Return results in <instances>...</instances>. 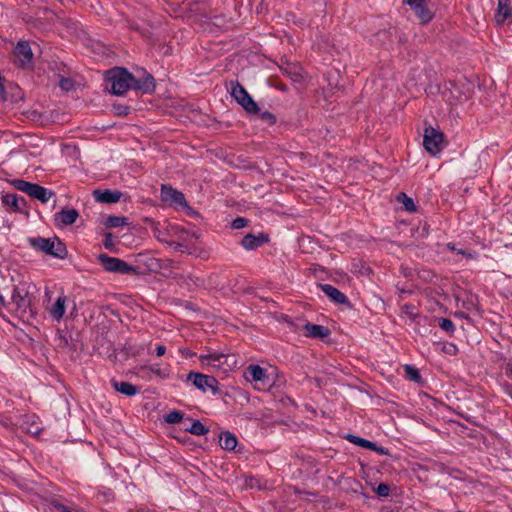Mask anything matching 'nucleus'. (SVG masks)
Instances as JSON below:
<instances>
[{
    "label": "nucleus",
    "instance_id": "obj_1",
    "mask_svg": "<svg viewBox=\"0 0 512 512\" xmlns=\"http://www.w3.org/2000/svg\"><path fill=\"white\" fill-rule=\"evenodd\" d=\"M107 81L110 83L111 92L121 96L130 89L143 90L149 92L154 90V78L147 74L143 80L136 79L125 68L116 67L107 72Z\"/></svg>",
    "mask_w": 512,
    "mask_h": 512
},
{
    "label": "nucleus",
    "instance_id": "obj_2",
    "mask_svg": "<svg viewBox=\"0 0 512 512\" xmlns=\"http://www.w3.org/2000/svg\"><path fill=\"white\" fill-rule=\"evenodd\" d=\"M230 93L231 96L237 101L241 107L250 114L259 113L257 103L248 94L246 89L237 81L230 82Z\"/></svg>",
    "mask_w": 512,
    "mask_h": 512
},
{
    "label": "nucleus",
    "instance_id": "obj_3",
    "mask_svg": "<svg viewBox=\"0 0 512 512\" xmlns=\"http://www.w3.org/2000/svg\"><path fill=\"white\" fill-rule=\"evenodd\" d=\"M31 245L58 258H63L67 254L65 245L57 238H33L31 239Z\"/></svg>",
    "mask_w": 512,
    "mask_h": 512
},
{
    "label": "nucleus",
    "instance_id": "obj_4",
    "mask_svg": "<svg viewBox=\"0 0 512 512\" xmlns=\"http://www.w3.org/2000/svg\"><path fill=\"white\" fill-rule=\"evenodd\" d=\"M14 187L29 196L40 200L42 203H47L53 196V192L35 183H30L25 180H15Z\"/></svg>",
    "mask_w": 512,
    "mask_h": 512
},
{
    "label": "nucleus",
    "instance_id": "obj_5",
    "mask_svg": "<svg viewBox=\"0 0 512 512\" xmlns=\"http://www.w3.org/2000/svg\"><path fill=\"white\" fill-rule=\"evenodd\" d=\"M246 380L253 382L258 390H267L272 383L264 368L259 365H249L245 371Z\"/></svg>",
    "mask_w": 512,
    "mask_h": 512
},
{
    "label": "nucleus",
    "instance_id": "obj_6",
    "mask_svg": "<svg viewBox=\"0 0 512 512\" xmlns=\"http://www.w3.org/2000/svg\"><path fill=\"white\" fill-rule=\"evenodd\" d=\"M98 260L104 269L109 272L120 274H132L136 272V269L133 266L116 257L100 254L98 256Z\"/></svg>",
    "mask_w": 512,
    "mask_h": 512
},
{
    "label": "nucleus",
    "instance_id": "obj_7",
    "mask_svg": "<svg viewBox=\"0 0 512 512\" xmlns=\"http://www.w3.org/2000/svg\"><path fill=\"white\" fill-rule=\"evenodd\" d=\"M187 379L188 381H191L193 385L202 392L210 390L213 395H216L219 392L218 381L213 376L197 372H190L187 375Z\"/></svg>",
    "mask_w": 512,
    "mask_h": 512
},
{
    "label": "nucleus",
    "instance_id": "obj_8",
    "mask_svg": "<svg viewBox=\"0 0 512 512\" xmlns=\"http://www.w3.org/2000/svg\"><path fill=\"white\" fill-rule=\"evenodd\" d=\"M30 288L31 284L28 282H20L14 286L11 294V300L15 304L17 310L25 312L30 306Z\"/></svg>",
    "mask_w": 512,
    "mask_h": 512
},
{
    "label": "nucleus",
    "instance_id": "obj_9",
    "mask_svg": "<svg viewBox=\"0 0 512 512\" xmlns=\"http://www.w3.org/2000/svg\"><path fill=\"white\" fill-rule=\"evenodd\" d=\"M443 138L444 136L440 131L428 127L424 131L423 145L431 155H436L442 149Z\"/></svg>",
    "mask_w": 512,
    "mask_h": 512
},
{
    "label": "nucleus",
    "instance_id": "obj_10",
    "mask_svg": "<svg viewBox=\"0 0 512 512\" xmlns=\"http://www.w3.org/2000/svg\"><path fill=\"white\" fill-rule=\"evenodd\" d=\"M405 3L411 7L422 23H428L432 20L434 12L425 0H406Z\"/></svg>",
    "mask_w": 512,
    "mask_h": 512
},
{
    "label": "nucleus",
    "instance_id": "obj_11",
    "mask_svg": "<svg viewBox=\"0 0 512 512\" xmlns=\"http://www.w3.org/2000/svg\"><path fill=\"white\" fill-rule=\"evenodd\" d=\"M16 63L21 67H28L32 63L33 53L26 41H19L14 49Z\"/></svg>",
    "mask_w": 512,
    "mask_h": 512
},
{
    "label": "nucleus",
    "instance_id": "obj_12",
    "mask_svg": "<svg viewBox=\"0 0 512 512\" xmlns=\"http://www.w3.org/2000/svg\"><path fill=\"white\" fill-rule=\"evenodd\" d=\"M161 199L172 205L187 206L184 194L169 185L161 186Z\"/></svg>",
    "mask_w": 512,
    "mask_h": 512
},
{
    "label": "nucleus",
    "instance_id": "obj_13",
    "mask_svg": "<svg viewBox=\"0 0 512 512\" xmlns=\"http://www.w3.org/2000/svg\"><path fill=\"white\" fill-rule=\"evenodd\" d=\"M229 356L219 353H208L200 355L199 359L203 365L211 366L213 369L220 370L227 364Z\"/></svg>",
    "mask_w": 512,
    "mask_h": 512
},
{
    "label": "nucleus",
    "instance_id": "obj_14",
    "mask_svg": "<svg viewBox=\"0 0 512 512\" xmlns=\"http://www.w3.org/2000/svg\"><path fill=\"white\" fill-rule=\"evenodd\" d=\"M495 20L498 24L512 21V8L509 0H499L495 12Z\"/></svg>",
    "mask_w": 512,
    "mask_h": 512
},
{
    "label": "nucleus",
    "instance_id": "obj_15",
    "mask_svg": "<svg viewBox=\"0 0 512 512\" xmlns=\"http://www.w3.org/2000/svg\"><path fill=\"white\" fill-rule=\"evenodd\" d=\"M93 195L96 201L100 203H117L121 197L122 193L118 190H95Z\"/></svg>",
    "mask_w": 512,
    "mask_h": 512
},
{
    "label": "nucleus",
    "instance_id": "obj_16",
    "mask_svg": "<svg viewBox=\"0 0 512 512\" xmlns=\"http://www.w3.org/2000/svg\"><path fill=\"white\" fill-rule=\"evenodd\" d=\"M321 290L328 296L331 300L338 304H345L348 302V299L344 293H342L336 287L330 284H322L320 285Z\"/></svg>",
    "mask_w": 512,
    "mask_h": 512
},
{
    "label": "nucleus",
    "instance_id": "obj_17",
    "mask_svg": "<svg viewBox=\"0 0 512 512\" xmlns=\"http://www.w3.org/2000/svg\"><path fill=\"white\" fill-rule=\"evenodd\" d=\"M66 302L67 297L61 295L56 299L55 303L49 308V314L54 320L60 321L63 318L66 310Z\"/></svg>",
    "mask_w": 512,
    "mask_h": 512
},
{
    "label": "nucleus",
    "instance_id": "obj_18",
    "mask_svg": "<svg viewBox=\"0 0 512 512\" xmlns=\"http://www.w3.org/2000/svg\"><path fill=\"white\" fill-rule=\"evenodd\" d=\"M265 238L262 234H247L241 240V245L246 250H253L264 244Z\"/></svg>",
    "mask_w": 512,
    "mask_h": 512
},
{
    "label": "nucleus",
    "instance_id": "obj_19",
    "mask_svg": "<svg viewBox=\"0 0 512 512\" xmlns=\"http://www.w3.org/2000/svg\"><path fill=\"white\" fill-rule=\"evenodd\" d=\"M79 214L75 209L62 210L55 214V220L62 225H71L76 222Z\"/></svg>",
    "mask_w": 512,
    "mask_h": 512
},
{
    "label": "nucleus",
    "instance_id": "obj_20",
    "mask_svg": "<svg viewBox=\"0 0 512 512\" xmlns=\"http://www.w3.org/2000/svg\"><path fill=\"white\" fill-rule=\"evenodd\" d=\"M304 329L306 330L307 335L312 338L323 339V338L328 337L330 334V331L328 328H326L322 325H317V324L307 323L304 326Z\"/></svg>",
    "mask_w": 512,
    "mask_h": 512
},
{
    "label": "nucleus",
    "instance_id": "obj_21",
    "mask_svg": "<svg viewBox=\"0 0 512 512\" xmlns=\"http://www.w3.org/2000/svg\"><path fill=\"white\" fill-rule=\"evenodd\" d=\"M112 386L117 392L126 396H134L139 390L137 386L124 381L118 382L112 380Z\"/></svg>",
    "mask_w": 512,
    "mask_h": 512
},
{
    "label": "nucleus",
    "instance_id": "obj_22",
    "mask_svg": "<svg viewBox=\"0 0 512 512\" xmlns=\"http://www.w3.org/2000/svg\"><path fill=\"white\" fill-rule=\"evenodd\" d=\"M220 446L225 450H234L237 446V438L231 432H222L219 438Z\"/></svg>",
    "mask_w": 512,
    "mask_h": 512
},
{
    "label": "nucleus",
    "instance_id": "obj_23",
    "mask_svg": "<svg viewBox=\"0 0 512 512\" xmlns=\"http://www.w3.org/2000/svg\"><path fill=\"white\" fill-rule=\"evenodd\" d=\"M282 71L287 75L293 82H301L303 80V70L297 65H288L282 68Z\"/></svg>",
    "mask_w": 512,
    "mask_h": 512
},
{
    "label": "nucleus",
    "instance_id": "obj_24",
    "mask_svg": "<svg viewBox=\"0 0 512 512\" xmlns=\"http://www.w3.org/2000/svg\"><path fill=\"white\" fill-rule=\"evenodd\" d=\"M346 439H348L351 443H354L360 447L367 448L369 450L376 449V444L366 440L364 438L349 434L347 435Z\"/></svg>",
    "mask_w": 512,
    "mask_h": 512
},
{
    "label": "nucleus",
    "instance_id": "obj_25",
    "mask_svg": "<svg viewBox=\"0 0 512 512\" xmlns=\"http://www.w3.org/2000/svg\"><path fill=\"white\" fill-rule=\"evenodd\" d=\"M186 431L190 432L196 436H202L208 433V428H206L200 421L194 420L190 427L185 428Z\"/></svg>",
    "mask_w": 512,
    "mask_h": 512
},
{
    "label": "nucleus",
    "instance_id": "obj_26",
    "mask_svg": "<svg viewBox=\"0 0 512 512\" xmlns=\"http://www.w3.org/2000/svg\"><path fill=\"white\" fill-rule=\"evenodd\" d=\"M127 223V220L125 217H119V216H108L105 221L104 225L108 228H116L123 226Z\"/></svg>",
    "mask_w": 512,
    "mask_h": 512
},
{
    "label": "nucleus",
    "instance_id": "obj_27",
    "mask_svg": "<svg viewBox=\"0 0 512 512\" xmlns=\"http://www.w3.org/2000/svg\"><path fill=\"white\" fill-rule=\"evenodd\" d=\"M404 371H405L406 377L409 380L415 381V382L420 381L421 377H420L419 371L415 367H413L411 365H405Z\"/></svg>",
    "mask_w": 512,
    "mask_h": 512
},
{
    "label": "nucleus",
    "instance_id": "obj_28",
    "mask_svg": "<svg viewBox=\"0 0 512 512\" xmlns=\"http://www.w3.org/2000/svg\"><path fill=\"white\" fill-rule=\"evenodd\" d=\"M154 235L159 241L168 243V241L164 238L163 232L160 231L157 227L154 228ZM169 245L174 246V248L176 250H179L182 252L184 251L183 250L184 245L182 243L169 242Z\"/></svg>",
    "mask_w": 512,
    "mask_h": 512
},
{
    "label": "nucleus",
    "instance_id": "obj_29",
    "mask_svg": "<svg viewBox=\"0 0 512 512\" xmlns=\"http://www.w3.org/2000/svg\"><path fill=\"white\" fill-rule=\"evenodd\" d=\"M182 419H183V414H182V412H180L178 410H173L165 416V421L170 424L179 423V422H181Z\"/></svg>",
    "mask_w": 512,
    "mask_h": 512
},
{
    "label": "nucleus",
    "instance_id": "obj_30",
    "mask_svg": "<svg viewBox=\"0 0 512 512\" xmlns=\"http://www.w3.org/2000/svg\"><path fill=\"white\" fill-rule=\"evenodd\" d=\"M399 201H401L407 211H415L416 207L411 198H409L406 194L401 193L398 197Z\"/></svg>",
    "mask_w": 512,
    "mask_h": 512
},
{
    "label": "nucleus",
    "instance_id": "obj_31",
    "mask_svg": "<svg viewBox=\"0 0 512 512\" xmlns=\"http://www.w3.org/2000/svg\"><path fill=\"white\" fill-rule=\"evenodd\" d=\"M148 369L159 376L160 378H168L169 377V369L164 368L162 369L158 364H153L148 367Z\"/></svg>",
    "mask_w": 512,
    "mask_h": 512
},
{
    "label": "nucleus",
    "instance_id": "obj_32",
    "mask_svg": "<svg viewBox=\"0 0 512 512\" xmlns=\"http://www.w3.org/2000/svg\"><path fill=\"white\" fill-rule=\"evenodd\" d=\"M439 327L449 333H453L455 331L454 323L447 318L439 319Z\"/></svg>",
    "mask_w": 512,
    "mask_h": 512
},
{
    "label": "nucleus",
    "instance_id": "obj_33",
    "mask_svg": "<svg viewBox=\"0 0 512 512\" xmlns=\"http://www.w3.org/2000/svg\"><path fill=\"white\" fill-rule=\"evenodd\" d=\"M58 83H59V86L61 87V89L64 91H70V90H72V88L74 86V83L70 78H65L62 76L59 77Z\"/></svg>",
    "mask_w": 512,
    "mask_h": 512
},
{
    "label": "nucleus",
    "instance_id": "obj_34",
    "mask_svg": "<svg viewBox=\"0 0 512 512\" xmlns=\"http://www.w3.org/2000/svg\"><path fill=\"white\" fill-rule=\"evenodd\" d=\"M248 222H249V221H248L246 218H243V217H237V218H235V219L232 221V223H231V227H232L233 229H237V230H238V229H242V228H244V227H246V226H247Z\"/></svg>",
    "mask_w": 512,
    "mask_h": 512
},
{
    "label": "nucleus",
    "instance_id": "obj_35",
    "mask_svg": "<svg viewBox=\"0 0 512 512\" xmlns=\"http://www.w3.org/2000/svg\"><path fill=\"white\" fill-rule=\"evenodd\" d=\"M376 493L381 497H387L390 492V488L387 484L381 483L375 489Z\"/></svg>",
    "mask_w": 512,
    "mask_h": 512
},
{
    "label": "nucleus",
    "instance_id": "obj_36",
    "mask_svg": "<svg viewBox=\"0 0 512 512\" xmlns=\"http://www.w3.org/2000/svg\"><path fill=\"white\" fill-rule=\"evenodd\" d=\"M447 249H449L450 251H455L457 252L458 254H461L465 257H468V258H473V255L465 250H462V249H456L455 245L453 243H447L446 245Z\"/></svg>",
    "mask_w": 512,
    "mask_h": 512
},
{
    "label": "nucleus",
    "instance_id": "obj_37",
    "mask_svg": "<svg viewBox=\"0 0 512 512\" xmlns=\"http://www.w3.org/2000/svg\"><path fill=\"white\" fill-rule=\"evenodd\" d=\"M260 118H261L263 121H265V122H267V123H269V124H274V123H275V120H276V119H275V116H274L272 113L268 112V111H263V112H261V113H260Z\"/></svg>",
    "mask_w": 512,
    "mask_h": 512
},
{
    "label": "nucleus",
    "instance_id": "obj_38",
    "mask_svg": "<svg viewBox=\"0 0 512 512\" xmlns=\"http://www.w3.org/2000/svg\"><path fill=\"white\" fill-rule=\"evenodd\" d=\"M103 245L106 249L112 250V248L114 247V239L111 233L105 234Z\"/></svg>",
    "mask_w": 512,
    "mask_h": 512
},
{
    "label": "nucleus",
    "instance_id": "obj_39",
    "mask_svg": "<svg viewBox=\"0 0 512 512\" xmlns=\"http://www.w3.org/2000/svg\"><path fill=\"white\" fill-rule=\"evenodd\" d=\"M4 200L5 202L8 204V205H11L15 208H18V198L16 195L14 194H7L5 197H4Z\"/></svg>",
    "mask_w": 512,
    "mask_h": 512
},
{
    "label": "nucleus",
    "instance_id": "obj_40",
    "mask_svg": "<svg viewBox=\"0 0 512 512\" xmlns=\"http://www.w3.org/2000/svg\"><path fill=\"white\" fill-rule=\"evenodd\" d=\"M155 351L157 356H163L166 352V347L164 345H157Z\"/></svg>",
    "mask_w": 512,
    "mask_h": 512
},
{
    "label": "nucleus",
    "instance_id": "obj_41",
    "mask_svg": "<svg viewBox=\"0 0 512 512\" xmlns=\"http://www.w3.org/2000/svg\"><path fill=\"white\" fill-rule=\"evenodd\" d=\"M58 510H59L60 512H79V511H76V510H72V509H70L69 507L64 506V505H59V506H58Z\"/></svg>",
    "mask_w": 512,
    "mask_h": 512
},
{
    "label": "nucleus",
    "instance_id": "obj_42",
    "mask_svg": "<svg viewBox=\"0 0 512 512\" xmlns=\"http://www.w3.org/2000/svg\"><path fill=\"white\" fill-rule=\"evenodd\" d=\"M58 510H59L60 512H79V511H76V510H72V509H70L69 507L64 506V505H59V506H58Z\"/></svg>",
    "mask_w": 512,
    "mask_h": 512
},
{
    "label": "nucleus",
    "instance_id": "obj_43",
    "mask_svg": "<svg viewBox=\"0 0 512 512\" xmlns=\"http://www.w3.org/2000/svg\"><path fill=\"white\" fill-rule=\"evenodd\" d=\"M58 510H59L60 512H79V511H76V510H72V509H70L69 507L64 506V505H59V506H58Z\"/></svg>",
    "mask_w": 512,
    "mask_h": 512
},
{
    "label": "nucleus",
    "instance_id": "obj_44",
    "mask_svg": "<svg viewBox=\"0 0 512 512\" xmlns=\"http://www.w3.org/2000/svg\"><path fill=\"white\" fill-rule=\"evenodd\" d=\"M457 348L455 345L453 344H449L447 347H446V352L450 353V354H454L456 352Z\"/></svg>",
    "mask_w": 512,
    "mask_h": 512
},
{
    "label": "nucleus",
    "instance_id": "obj_45",
    "mask_svg": "<svg viewBox=\"0 0 512 512\" xmlns=\"http://www.w3.org/2000/svg\"><path fill=\"white\" fill-rule=\"evenodd\" d=\"M180 233L181 234H180L179 238L182 239L183 241L187 240L189 233L184 230H181Z\"/></svg>",
    "mask_w": 512,
    "mask_h": 512
},
{
    "label": "nucleus",
    "instance_id": "obj_46",
    "mask_svg": "<svg viewBox=\"0 0 512 512\" xmlns=\"http://www.w3.org/2000/svg\"><path fill=\"white\" fill-rule=\"evenodd\" d=\"M371 450H372V451H376V452H378V453H379V454H381V455H383V454H385V453H386V452H385V449H384L383 447H378L377 445H376V449H371Z\"/></svg>",
    "mask_w": 512,
    "mask_h": 512
},
{
    "label": "nucleus",
    "instance_id": "obj_47",
    "mask_svg": "<svg viewBox=\"0 0 512 512\" xmlns=\"http://www.w3.org/2000/svg\"><path fill=\"white\" fill-rule=\"evenodd\" d=\"M30 432L33 434H38L40 432V427L36 425L33 430H30Z\"/></svg>",
    "mask_w": 512,
    "mask_h": 512
},
{
    "label": "nucleus",
    "instance_id": "obj_48",
    "mask_svg": "<svg viewBox=\"0 0 512 512\" xmlns=\"http://www.w3.org/2000/svg\"><path fill=\"white\" fill-rule=\"evenodd\" d=\"M0 304H3V305L5 304V299H4V297H3V296H1V295H0Z\"/></svg>",
    "mask_w": 512,
    "mask_h": 512
},
{
    "label": "nucleus",
    "instance_id": "obj_49",
    "mask_svg": "<svg viewBox=\"0 0 512 512\" xmlns=\"http://www.w3.org/2000/svg\"><path fill=\"white\" fill-rule=\"evenodd\" d=\"M387 33H388L387 31H383V32L379 33L377 36H381V35L386 36Z\"/></svg>",
    "mask_w": 512,
    "mask_h": 512
}]
</instances>
